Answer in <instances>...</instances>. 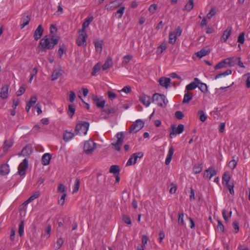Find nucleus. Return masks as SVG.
I'll use <instances>...</instances> for the list:
<instances>
[{"instance_id": "10", "label": "nucleus", "mask_w": 250, "mask_h": 250, "mask_svg": "<svg viewBox=\"0 0 250 250\" xmlns=\"http://www.w3.org/2000/svg\"><path fill=\"white\" fill-rule=\"evenodd\" d=\"M116 137L117 138V142L115 144H112V145L114 146L115 148L117 150L119 151L123 143L124 134L123 132H118Z\"/></svg>"}, {"instance_id": "36", "label": "nucleus", "mask_w": 250, "mask_h": 250, "mask_svg": "<svg viewBox=\"0 0 250 250\" xmlns=\"http://www.w3.org/2000/svg\"><path fill=\"white\" fill-rule=\"evenodd\" d=\"M119 6V2L117 0L111 2L109 4L106 6L107 10H113Z\"/></svg>"}, {"instance_id": "34", "label": "nucleus", "mask_w": 250, "mask_h": 250, "mask_svg": "<svg viewBox=\"0 0 250 250\" xmlns=\"http://www.w3.org/2000/svg\"><path fill=\"white\" fill-rule=\"evenodd\" d=\"M40 193L39 191H36L32 195H31L26 201L24 203V204L27 205L30 202H32L35 199L38 198L40 196Z\"/></svg>"}, {"instance_id": "23", "label": "nucleus", "mask_w": 250, "mask_h": 250, "mask_svg": "<svg viewBox=\"0 0 250 250\" xmlns=\"http://www.w3.org/2000/svg\"><path fill=\"white\" fill-rule=\"evenodd\" d=\"M51 156L49 153H45L43 155L42 158V164L44 166L49 165L50 163Z\"/></svg>"}, {"instance_id": "17", "label": "nucleus", "mask_w": 250, "mask_h": 250, "mask_svg": "<svg viewBox=\"0 0 250 250\" xmlns=\"http://www.w3.org/2000/svg\"><path fill=\"white\" fill-rule=\"evenodd\" d=\"M140 101L144 105L147 107L150 104L151 98L150 96L143 94L140 97Z\"/></svg>"}, {"instance_id": "64", "label": "nucleus", "mask_w": 250, "mask_h": 250, "mask_svg": "<svg viewBox=\"0 0 250 250\" xmlns=\"http://www.w3.org/2000/svg\"><path fill=\"white\" fill-rule=\"evenodd\" d=\"M157 5H156L155 4H151L149 6L148 10L151 13L153 14V13H155V11L157 9Z\"/></svg>"}, {"instance_id": "43", "label": "nucleus", "mask_w": 250, "mask_h": 250, "mask_svg": "<svg viewBox=\"0 0 250 250\" xmlns=\"http://www.w3.org/2000/svg\"><path fill=\"white\" fill-rule=\"evenodd\" d=\"M24 233V224L23 222L22 221L20 222L19 229H18V233L19 235L21 237L23 235Z\"/></svg>"}, {"instance_id": "21", "label": "nucleus", "mask_w": 250, "mask_h": 250, "mask_svg": "<svg viewBox=\"0 0 250 250\" xmlns=\"http://www.w3.org/2000/svg\"><path fill=\"white\" fill-rule=\"evenodd\" d=\"M173 153H174V149H173V147L171 146L169 147V148L168 149V153L167 154V157L166 159V161H165L166 165H168L170 164V163L171 161Z\"/></svg>"}, {"instance_id": "55", "label": "nucleus", "mask_w": 250, "mask_h": 250, "mask_svg": "<svg viewBox=\"0 0 250 250\" xmlns=\"http://www.w3.org/2000/svg\"><path fill=\"white\" fill-rule=\"evenodd\" d=\"M216 11L215 9L212 8L209 12L207 14V17L208 19H210L213 16L216 14Z\"/></svg>"}, {"instance_id": "48", "label": "nucleus", "mask_w": 250, "mask_h": 250, "mask_svg": "<svg viewBox=\"0 0 250 250\" xmlns=\"http://www.w3.org/2000/svg\"><path fill=\"white\" fill-rule=\"evenodd\" d=\"M193 0H189L188 2L186 4L185 6V9L189 11L193 8Z\"/></svg>"}, {"instance_id": "1", "label": "nucleus", "mask_w": 250, "mask_h": 250, "mask_svg": "<svg viewBox=\"0 0 250 250\" xmlns=\"http://www.w3.org/2000/svg\"><path fill=\"white\" fill-rule=\"evenodd\" d=\"M58 42V39L57 38H48L45 36L40 41V44L45 49H52L54 46Z\"/></svg>"}, {"instance_id": "11", "label": "nucleus", "mask_w": 250, "mask_h": 250, "mask_svg": "<svg viewBox=\"0 0 250 250\" xmlns=\"http://www.w3.org/2000/svg\"><path fill=\"white\" fill-rule=\"evenodd\" d=\"M184 129V126L182 124H179L177 127L172 126V130L170 133V136L172 138L173 136L177 134L182 133Z\"/></svg>"}, {"instance_id": "54", "label": "nucleus", "mask_w": 250, "mask_h": 250, "mask_svg": "<svg viewBox=\"0 0 250 250\" xmlns=\"http://www.w3.org/2000/svg\"><path fill=\"white\" fill-rule=\"evenodd\" d=\"M237 164V161L234 159H232L229 162L228 166L230 168L233 169L235 168Z\"/></svg>"}, {"instance_id": "52", "label": "nucleus", "mask_w": 250, "mask_h": 250, "mask_svg": "<svg viewBox=\"0 0 250 250\" xmlns=\"http://www.w3.org/2000/svg\"><path fill=\"white\" fill-rule=\"evenodd\" d=\"M132 56L127 55L124 57L123 60V63L126 64L132 59Z\"/></svg>"}, {"instance_id": "56", "label": "nucleus", "mask_w": 250, "mask_h": 250, "mask_svg": "<svg viewBox=\"0 0 250 250\" xmlns=\"http://www.w3.org/2000/svg\"><path fill=\"white\" fill-rule=\"evenodd\" d=\"M63 243V240L62 238H59L56 242V248L57 249H59L61 248Z\"/></svg>"}, {"instance_id": "24", "label": "nucleus", "mask_w": 250, "mask_h": 250, "mask_svg": "<svg viewBox=\"0 0 250 250\" xmlns=\"http://www.w3.org/2000/svg\"><path fill=\"white\" fill-rule=\"evenodd\" d=\"M230 174L229 172L225 171L222 176V183L224 185H228L230 179Z\"/></svg>"}, {"instance_id": "35", "label": "nucleus", "mask_w": 250, "mask_h": 250, "mask_svg": "<svg viewBox=\"0 0 250 250\" xmlns=\"http://www.w3.org/2000/svg\"><path fill=\"white\" fill-rule=\"evenodd\" d=\"M62 75V71L60 70H55L51 75V80L55 81Z\"/></svg>"}, {"instance_id": "53", "label": "nucleus", "mask_w": 250, "mask_h": 250, "mask_svg": "<svg viewBox=\"0 0 250 250\" xmlns=\"http://www.w3.org/2000/svg\"><path fill=\"white\" fill-rule=\"evenodd\" d=\"M31 152V150L29 147L25 146L21 150L22 155L25 156L29 155Z\"/></svg>"}, {"instance_id": "45", "label": "nucleus", "mask_w": 250, "mask_h": 250, "mask_svg": "<svg viewBox=\"0 0 250 250\" xmlns=\"http://www.w3.org/2000/svg\"><path fill=\"white\" fill-rule=\"evenodd\" d=\"M93 17H90L87 19L83 24L82 29L81 30L85 31V28L89 25L90 23L92 21Z\"/></svg>"}, {"instance_id": "4", "label": "nucleus", "mask_w": 250, "mask_h": 250, "mask_svg": "<svg viewBox=\"0 0 250 250\" xmlns=\"http://www.w3.org/2000/svg\"><path fill=\"white\" fill-rule=\"evenodd\" d=\"M96 147V144L94 142L93 140L90 139L84 142L83 150L86 154H90L94 151Z\"/></svg>"}, {"instance_id": "62", "label": "nucleus", "mask_w": 250, "mask_h": 250, "mask_svg": "<svg viewBox=\"0 0 250 250\" xmlns=\"http://www.w3.org/2000/svg\"><path fill=\"white\" fill-rule=\"evenodd\" d=\"M123 220L124 221V222L126 224H127L128 225H130L131 224V221L130 218L128 216L124 215L123 216Z\"/></svg>"}, {"instance_id": "30", "label": "nucleus", "mask_w": 250, "mask_h": 250, "mask_svg": "<svg viewBox=\"0 0 250 250\" xmlns=\"http://www.w3.org/2000/svg\"><path fill=\"white\" fill-rule=\"evenodd\" d=\"M96 51L97 53H101L103 49V42L102 41H97L94 42Z\"/></svg>"}, {"instance_id": "51", "label": "nucleus", "mask_w": 250, "mask_h": 250, "mask_svg": "<svg viewBox=\"0 0 250 250\" xmlns=\"http://www.w3.org/2000/svg\"><path fill=\"white\" fill-rule=\"evenodd\" d=\"M198 87L203 92L205 93L208 91L207 85L205 83H202L201 82Z\"/></svg>"}, {"instance_id": "44", "label": "nucleus", "mask_w": 250, "mask_h": 250, "mask_svg": "<svg viewBox=\"0 0 250 250\" xmlns=\"http://www.w3.org/2000/svg\"><path fill=\"white\" fill-rule=\"evenodd\" d=\"M231 73H232V71L231 70L228 69L224 72L217 75L215 77V79H217L221 77L222 76H226L227 75H230L231 74Z\"/></svg>"}, {"instance_id": "50", "label": "nucleus", "mask_w": 250, "mask_h": 250, "mask_svg": "<svg viewBox=\"0 0 250 250\" xmlns=\"http://www.w3.org/2000/svg\"><path fill=\"white\" fill-rule=\"evenodd\" d=\"M30 21V19L28 16H26L25 18H23L22 19L21 22L22 23L21 24V28H24L26 25H27Z\"/></svg>"}, {"instance_id": "49", "label": "nucleus", "mask_w": 250, "mask_h": 250, "mask_svg": "<svg viewBox=\"0 0 250 250\" xmlns=\"http://www.w3.org/2000/svg\"><path fill=\"white\" fill-rule=\"evenodd\" d=\"M75 109L73 105L70 104L68 106V114L72 118L75 113Z\"/></svg>"}, {"instance_id": "40", "label": "nucleus", "mask_w": 250, "mask_h": 250, "mask_svg": "<svg viewBox=\"0 0 250 250\" xmlns=\"http://www.w3.org/2000/svg\"><path fill=\"white\" fill-rule=\"evenodd\" d=\"M198 115L201 121L204 122L207 119V116L203 110H199L198 112Z\"/></svg>"}, {"instance_id": "13", "label": "nucleus", "mask_w": 250, "mask_h": 250, "mask_svg": "<svg viewBox=\"0 0 250 250\" xmlns=\"http://www.w3.org/2000/svg\"><path fill=\"white\" fill-rule=\"evenodd\" d=\"M27 167V161L26 160V159H24L19 166L18 172L20 175L21 176L25 174Z\"/></svg>"}, {"instance_id": "19", "label": "nucleus", "mask_w": 250, "mask_h": 250, "mask_svg": "<svg viewBox=\"0 0 250 250\" xmlns=\"http://www.w3.org/2000/svg\"><path fill=\"white\" fill-rule=\"evenodd\" d=\"M170 81V78L162 77L159 79V82L161 86L167 88L169 86Z\"/></svg>"}, {"instance_id": "29", "label": "nucleus", "mask_w": 250, "mask_h": 250, "mask_svg": "<svg viewBox=\"0 0 250 250\" xmlns=\"http://www.w3.org/2000/svg\"><path fill=\"white\" fill-rule=\"evenodd\" d=\"M13 144V141L12 139L8 140H5L4 142L3 149L4 152H6L8 149L12 146Z\"/></svg>"}, {"instance_id": "18", "label": "nucleus", "mask_w": 250, "mask_h": 250, "mask_svg": "<svg viewBox=\"0 0 250 250\" xmlns=\"http://www.w3.org/2000/svg\"><path fill=\"white\" fill-rule=\"evenodd\" d=\"M9 91V86L8 85H5L2 87L0 92V98L2 99H5L8 97Z\"/></svg>"}, {"instance_id": "16", "label": "nucleus", "mask_w": 250, "mask_h": 250, "mask_svg": "<svg viewBox=\"0 0 250 250\" xmlns=\"http://www.w3.org/2000/svg\"><path fill=\"white\" fill-rule=\"evenodd\" d=\"M232 32V28L228 27L224 32L223 35L221 36L220 41L221 42H226L229 36L231 35Z\"/></svg>"}, {"instance_id": "20", "label": "nucleus", "mask_w": 250, "mask_h": 250, "mask_svg": "<svg viewBox=\"0 0 250 250\" xmlns=\"http://www.w3.org/2000/svg\"><path fill=\"white\" fill-rule=\"evenodd\" d=\"M43 31V29L42 25H39L34 32V37L35 39L36 40L39 39L41 37Z\"/></svg>"}, {"instance_id": "46", "label": "nucleus", "mask_w": 250, "mask_h": 250, "mask_svg": "<svg viewBox=\"0 0 250 250\" xmlns=\"http://www.w3.org/2000/svg\"><path fill=\"white\" fill-rule=\"evenodd\" d=\"M109 171L110 173L118 174L119 172V167L116 165H112L110 167Z\"/></svg>"}, {"instance_id": "15", "label": "nucleus", "mask_w": 250, "mask_h": 250, "mask_svg": "<svg viewBox=\"0 0 250 250\" xmlns=\"http://www.w3.org/2000/svg\"><path fill=\"white\" fill-rule=\"evenodd\" d=\"M232 214V211L229 208H224L222 210V216L226 223L229 222Z\"/></svg>"}, {"instance_id": "41", "label": "nucleus", "mask_w": 250, "mask_h": 250, "mask_svg": "<svg viewBox=\"0 0 250 250\" xmlns=\"http://www.w3.org/2000/svg\"><path fill=\"white\" fill-rule=\"evenodd\" d=\"M101 68V64L99 63H97L93 67V71L91 73L92 76H95L96 73L100 71Z\"/></svg>"}, {"instance_id": "28", "label": "nucleus", "mask_w": 250, "mask_h": 250, "mask_svg": "<svg viewBox=\"0 0 250 250\" xmlns=\"http://www.w3.org/2000/svg\"><path fill=\"white\" fill-rule=\"evenodd\" d=\"M125 10V7L124 6H121L119 7L117 11L114 13V15L117 18L120 19L122 18L123 14L124 13Z\"/></svg>"}, {"instance_id": "32", "label": "nucleus", "mask_w": 250, "mask_h": 250, "mask_svg": "<svg viewBox=\"0 0 250 250\" xmlns=\"http://www.w3.org/2000/svg\"><path fill=\"white\" fill-rule=\"evenodd\" d=\"M210 53V50L209 49L203 48L199 51L196 53L197 56L200 58L207 55Z\"/></svg>"}, {"instance_id": "33", "label": "nucleus", "mask_w": 250, "mask_h": 250, "mask_svg": "<svg viewBox=\"0 0 250 250\" xmlns=\"http://www.w3.org/2000/svg\"><path fill=\"white\" fill-rule=\"evenodd\" d=\"M117 110L118 108L117 107H111L106 106L102 110V112L107 114H110L115 113Z\"/></svg>"}, {"instance_id": "26", "label": "nucleus", "mask_w": 250, "mask_h": 250, "mask_svg": "<svg viewBox=\"0 0 250 250\" xmlns=\"http://www.w3.org/2000/svg\"><path fill=\"white\" fill-rule=\"evenodd\" d=\"M112 59L110 57H108L102 66V69L106 70L112 65Z\"/></svg>"}, {"instance_id": "6", "label": "nucleus", "mask_w": 250, "mask_h": 250, "mask_svg": "<svg viewBox=\"0 0 250 250\" xmlns=\"http://www.w3.org/2000/svg\"><path fill=\"white\" fill-rule=\"evenodd\" d=\"M182 32V30L179 26L177 27L175 31L170 32L169 34V43L172 44H174L176 41L177 37L180 36Z\"/></svg>"}, {"instance_id": "59", "label": "nucleus", "mask_w": 250, "mask_h": 250, "mask_svg": "<svg viewBox=\"0 0 250 250\" xmlns=\"http://www.w3.org/2000/svg\"><path fill=\"white\" fill-rule=\"evenodd\" d=\"M217 228L218 231L220 232H224V227L220 220H218V225Z\"/></svg>"}, {"instance_id": "2", "label": "nucleus", "mask_w": 250, "mask_h": 250, "mask_svg": "<svg viewBox=\"0 0 250 250\" xmlns=\"http://www.w3.org/2000/svg\"><path fill=\"white\" fill-rule=\"evenodd\" d=\"M153 100L156 104L162 107H166L168 103V101L165 95L158 93H155L153 95Z\"/></svg>"}, {"instance_id": "57", "label": "nucleus", "mask_w": 250, "mask_h": 250, "mask_svg": "<svg viewBox=\"0 0 250 250\" xmlns=\"http://www.w3.org/2000/svg\"><path fill=\"white\" fill-rule=\"evenodd\" d=\"M167 48V44L166 43L164 42L162 43L158 47V51L162 53Z\"/></svg>"}, {"instance_id": "42", "label": "nucleus", "mask_w": 250, "mask_h": 250, "mask_svg": "<svg viewBox=\"0 0 250 250\" xmlns=\"http://www.w3.org/2000/svg\"><path fill=\"white\" fill-rule=\"evenodd\" d=\"M243 78L246 81L247 87L250 88V73L244 75Z\"/></svg>"}, {"instance_id": "7", "label": "nucleus", "mask_w": 250, "mask_h": 250, "mask_svg": "<svg viewBox=\"0 0 250 250\" xmlns=\"http://www.w3.org/2000/svg\"><path fill=\"white\" fill-rule=\"evenodd\" d=\"M144 125V123L141 120H137L135 123L133 124L129 129L130 133H135L141 130Z\"/></svg>"}, {"instance_id": "8", "label": "nucleus", "mask_w": 250, "mask_h": 250, "mask_svg": "<svg viewBox=\"0 0 250 250\" xmlns=\"http://www.w3.org/2000/svg\"><path fill=\"white\" fill-rule=\"evenodd\" d=\"M144 154L142 152L135 153L131 155L128 160L127 161L126 166H130L134 165L136 163L137 160L138 158H141L143 157Z\"/></svg>"}, {"instance_id": "25", "label": "nucleus", "mask_w": 250, "mask_h": 250, "mask_svg": "<svg viewBox=\"0 0 250 250\" xmlns=\"http://www.w3.org/2000/svg\"><path fill=\"white\" fill-rule=\"evenodd\" d=\"M93 100L98 107L103 108L105 105V102L104 100L100 99L97 97L93 98Z\"/></svg>"}, {"instance_id": "58", "label": "nucleus", "mask_w": 250, "mask_h": 250, "mask_svg": "<svg viewBox=\"0 0 250 250\" xmlns=\"http://www.w3.org/2000/svg\"><path fill=\"white\" fill-rule=\"evenodd\" d=\"M66 196V194L65 193H63L61 195L60 199L58 201L60 205H62L64 204Z\"/></svg>"}, {"instance_id": "5", "label": "nucleus", "mask_w": 250, "mask_h": 250, "mask_svg": "<svg viewBox=\"0 0 250 250\" xmlns=\"http://www.w3.org/2000/svg\"><path fill=\"white\" fill-rule=\"evenodd\" d=\"M234 64V61H233V58H227L219 63H218L215 67L214 68L215 69H219L223 68H225L228 66H232Z\"/></svg>"}, {"instance_id": "37", "label": "nucleus", "mask_w": 250, "mask_h": 250, "mask_svg": "<svg viewBox=\"0 0 250 250\" xmlns=\"http://www.w3.org/2000/svg\"><path fill=\"white\" fill-rule=\"evenodd\" d=\"M192 97L193 95L192 93L188 92H186L184 96L183 103H188L192 99Z\"/></svg>"}, {"instance_id": "63", "label": "nucleus", "mask_w": 250, "mask_h": 250, "mask_svg": "<svg viewBox=\"0 0 250 250\" xmlns=\"http://www.w3.org/2000/svg\"><path fill=\"white\" fill-rule=\"evenodd\" d=\"M244 33H242L239 35L238 38V42L241 43H243L245 41V38H244Z\"/></svg>"}, {"instance_id": "39", "label": "nucleus", "mask_w": 250, "mask_h": 250, "mask_svg": "<svg viewBox=\"0 0 250 250\" xmlns=\"http://www.w3.org/2000/svg\"><path fill=\"white\" fill-rule=\"evenodd\" d=\"M80 181L78 178H77L75 181L74 185V188L72 192L73 194L76 193L78 191L80 187Z\"/></svg>"}, {"instance_id": "61", "label": "nucleus", "mask_w": 250, "mask_h": 250, "mask_svg": "<svg viewBox=\"0 0 250 250\" xmlns=\"http://www.w3.org/2000/svg\"><path fill=\"white\" fill-rule=\"evenodd\" d=\"M148 240V238L146 235H143L142 238V243L143 245L142 246L145 247L146 245L147 244Z\"/></svg>"}, {"instance_id": "14", "label": "nucleus", "mask_w": 250, "mask_h": 250, "mask_svg": "<svg viewBox=\"0 0 250 250\" xmlns=\"http://www.w3.org/2000/svg\"><path fill=\"white\" fill-rule=\"evenodd\" d=\"M200 83V81L198 78H195L194 81L188 84L186 87V90L189 91L195 89Z\"/></svg>"}, {"instance_id": "60", "label": "nucleus", "mask_w": 250, "mask_h": 250, "mask_svg": "<svg viewBox=\"0 0 250 250\" xmlns=\"http://www.w3.org/2000/svg\"><path fill=\"white\" fill-rule=\"evenodd\" d=\"M25 91V88L22 86H21L19 90L17 91L16 94L18 96H21L24 93Z\"/></svg>"}, {"instance_id": "9", "label": "nucleus", "mask_w": 250, "mask_h": 250, "mask_svg": "<svg viewBox=\"0 0 250 250\" xmlns=\"http://www.w3.org/2000/svg\"><path fill=\"white\" fill-rule=\"evenodd\" d=\"M87 35L85 31L81 30L79 32V36L77 40V43L79 46H86Z\"/></svg>"}, {"instance_id": "38", "label": "nucleus", "mask_w": 250, "mask_h": 250, "mask_svg": "<svg viewBox=\"0 0 250 250\" xmlns=\"http://www.w3.org/2000/svg\"><path fill=\"white\" fill-rule=\"evenodd\" d=\"M202 169V164L195 165L193 167V172L195 174H198L201 172Z\"/></svg>"}, {"instance_id": "3", "label": "nucleus", "mask_w": 250, "mask_h": 250, "mask_svg": "<svg viewBox=\"0 0 250 250\" xmlns=\"http://www.w3.org/2000/svg\"><path fill=\"white\" fill-rule=\"evenodd\" d=\"M89 124L88 122H81L78 123L76 126L75 132L78 135H85L88 129Z\"/></svg>"}, {"instance_id": "27", "label": "nucleus", "mask_w": 250, "mask_h": 250, "mask_svg": "<svg viewBox=\"0 0 250 250\" xmlns=\"http://www.w3.org/2000/svg\"><path fill=\"white\" fill-rule=\"evenodd\" d=\"M37 100L36 96H32L28 103H27L26 106V110L27 112H29L31 107L33 106L36 102Z\"/></svg>"}, {"instance_id": "47", "label": "nucleus", "mask_w": 250, "mask_h": 250, "mask_svg": "<svg viewBox=\"0 0 250 250\" xmlns=\"http://www.w3.org/2000/svg\"><path fill=\"white\" fill-rule=\"evenodd\" d=\"M178 223L180 226H184L185 225L184 220V213L183 212L179 214Z\"/></svg>"}, {"instance_id": "12", "label": "nucleus", "mask_w": 250, "mask_h": 250, "mask_svg": "<svg viewBox=\"0 0 250 250\" xmlns=\"http://www.w3.org/2000/svg\"><path fill=\"white\" fill-rule=\"evenodd\" d=\"M216 170L213 167H210L206 169L203 174V177L205 179L210 180L211 178L216 174Z\"/></svg>"}, {"instance_id": "31", "label": "nucleus", "mask_w": 250, "mask_h": 250, "mask_svg": "<svg viewBox=\"0 0 250 250\" xmlns=\"http://www.w3.org/2000/svg\"><path fill=\"white\" fill-rule=\"evenodd\" d=\"M9 166L7 164H3L0 167V173L2 175H5L9 173Z\"/></svg>"}, {"instance_id": "22", "label": "nucleus", "mask_w": 250, "mask_h": 250, "mask_svg": "<svg viewBox=\"0 0 250 250\" xmlns=\"http://www.w3.org/2000/svg\"><path fill=\"white\" fill-rule=\"evenodd\" d=\"M74 137V134L71 132L65 130L63 132V139L64 141L68 142Z\"/></svg>"}]
</instances>
